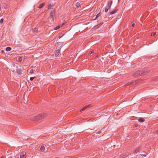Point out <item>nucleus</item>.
Here are the masks:
<instances>
[{
  "label": "nucleus",
  "instance_id": "1a4fd4ad",
  "mask_svg": "<svg viewBox=\"0 0 158 158\" xmlns=\"http://www.w3.org/2000/svg\"><path fill=\"white\" fill-rule=\"evenodd\" d=\"M112 3V1H110L109 2V3H108V7L109 8H110V9L111 8V5Z\"/></svg>",
  "mask_w": 158,
  "mask_h": 158
},
{
  "label": "nucleus",
  "instance_id": "f257e3e1",
  "mask_svg": "<svg viewBox=\"0 0 158 158\" xmlns=\"http://www.w3.org/2000/svg\"><path fill=\"white\" fill-rule=\"evenodd\" d=\"M47 116L46 114L44 113L37 115L36 116L32 117L31 119L32 120L38 121L40 119H42Z\"/></svg>",
  "mask_w": 158,
  "mask_h": 158
},
{
  "label": "nucleus",
  "instance_id": "7ed1b4c3",
  "mask_svg": "<svg viewBox=\"0 0 158 158\" xmlns=\"http://www.w3.org/2000/svg\"><path fill=\"white\" fill-rule=\"evenodd\" d=\"M47 149L45 148L44 146V145H42L41 146V147H40V151H41L43 152H46Z\"/></svg>",
  "mask_w": 158,
  "mask_h": 158
},
{
  "label": "nucleus",
  "instance_id": "2eb2a0df",
  "mask_svg": "<svg viewBox=\"0 0 158 158\" xmlns=\"http://www.w3.org/2000/svg\"><path fill=\"white\" fill-rule=\"evenodd\" d=\"M138 121L139 122L142 123L144 121V120L142 118H140L139 119Z\"/></svg>",
  "mask_w": 158,
  "mask_h": 158
},
{
  "label": "nucleus",
  "instance_id": "bb28decb",
  "mask_svg": "<svg viewBox=\"0 0 158 158\" xmlns=\"http://www.w3.org/2000/svg\"><path fill=\"white\" fill-rule=\"evenodd\" d=\"M50 16L51 17L52 20H53V21H54V17L53 15Z\"/></svg>",
  "mask_w": 158,
  "mask_h": 158
},
{
  "label": "nucleus",
  "instance_id": "f8f14e48",
  "mask_svg": "<svg viewBox=\"0 0 158 158\" xmlns=\"http://www.w3.org/2000/svg\"><path fill=\"white\" fill-rule=\"evenodd\" d=\"M55 12V10H53L52 11H51V13H50V16H52L53 15Z\"/></svg>",
  "mask_w": 158,
  "mask_h": 158
},
{
  "label": "nucleus",
  "instance_id": "c9c22d12",
  "mask_svg": "<svg viewBox=\"0 0 158 158\" xmlns=\"http://www.w3.org/2000/svg\"><path fill=\"white\" fill-rule=\"evenodd\" d=\"M157 80H158V77H157Z\"/></svg>",
  "mask_w": 158,
  "mask_h": 158
},
{
  "label": "nucleus",
  "instance_id": "9b49d317",
  "mask_svg": "<svg viewBox=\"0 0 158 158\" xmlns=\"http://www.w3.org/2000/svg\"><path fill=\"white\" fill-rule=\"evenodd\" d=\"M12 158V155L11 154H8V155L6 156L5 158Z\"/></svg>",
  "mask_w": 158,
  "mask_h": 158
},
{
  "label": "nucleus",
  "instance_id": "c85d7f7f",
  "mask_svg": "<svg viewBox=\"0 0 158 158\" xmlns=\"http://www.w3.org/2000/svg\"><path fill=\"white\" fill-rule=\"evenodd\" d=\"M155 132L156 134H158V130L156 131Z\"/></svg>",
  "mask_w": 158,
  "mask_h": 158
},
{
  "label": "nucleus",
  "instance_id": "ddd939ff",
  "mask_svg": "<svg viewBox=\"0 0 158 158\" xmlns=\"http://www.w3.org/2000/svg\"><path fill=\"white\" fill-rule=\"evenodd\" d=\"M100 13L98 14L95 17V19H94V20H96L99 16H100Z\"/></svg>",
  "mask_w": 158,
  "mask_h": 158
},
{
  "label": "nucleus",
  "instance_id": "9d476101",
  "mask_svg": "<svg viewBox=\"0 0 158 158\" xmlns=\"http://www.w3.org/2000/svg\"><path fill=\"white\" fill-rule=\"evenodd\" d=\"M60 51L59 50H57L56 51L55 53L56 56H57L60 54Z\"/></svg>",
  "mask_w": 158,
  "mask_h": 158
},
{
  "label": "nucleus",
  "instance_id": "cd10ccee",
  "mask_svg": "<svg viewBox=\"0 0 158 158\" xmlns=\"http://www.w3.org/2000/svg\"><path fill=\"white\" fill-rule=\"evenodd\" d=\"M156 34V32H153L152 33V35L154 36Z\"/></svg>",
  "mask_w": 158,
  "mask_h": 158
},
{
  "label": "nucleus",
  "instance_id": "20e7f679",
  "mask_svg": "<svg viewBox=\"0 0 158 158\" xmlns=\"http://www.w3.org/2000/svg\"><path fill=\"white\" fill-rule=\"evenodd\" d=\"M20 157L21 158H26V153L25 152H22L21 153Z\"/></svg>",
  "mask_w": 158,
  "mask_h": 158
},
{
  "label": "nucleus",
  "instance_id": "412c9836",
  "mask_svg": "<svg viewBox=\"0 0 158 158\" xmlns=\"http://www.w3.org/2000/svg\"><path fill=\"white\" fill-rule=\"evenodd\" d=\"M35 78V77H31L30 78V80L31 81H32Z\"/></svg>",
  "mask_w": 158,
  "mask_h": 158
},
{
  "label": "nucleus",
  "instance_id": "f03ea898",
  "mask_svg": "<svg viewBox=\"0 0 158 158\" xmlns=\"http://www.w3.org/2000/svg\"><path fill=\"white\" fill-rule=\"evenodd\" d=\"M148 72L146 69L144 70H141L139 72V74L140 76H142L146 74L147 73H148Z\"/></svg>",
  "mask_w": 158,
  "mask_h": 158
},
{
  "label": "nucleus",
  "instance_id": "6e6552de",
  "mask_svg": "<svg viewBox=\"0 0 158 158\" xmlns=\"http://www.w3.org/2000/svg\"><path fill=\"white\" fill-rule=\"evenodd\" d=\"M90 106V105H89L88 106H86L85 107H83L81 110H80V111H83L85 110L86 108L87 107H89Z\"/></svg>",
  "mask_w": 158,
  "mask_h": 158
},
{
  "label": "nucleus",
  "instance_id": "a878e982",
  "mask_svg": "<svg viewBox=\"0 0 158 158\" xmlns=\"http://www.w3.org/2000/svg\"><path fill=\"white\" fill-rule=\"evenodd\" d=\"M80 5V3L79 2H77L76 4V6H79Z\"/></svg>",
  "mask_w": 158,
  "mask_h": 158
},
{
  "label": "nucleus",
  "instance_id": "c756f323",
  "mask_svg": "<svg viewBox=\"0 0 158 158\" xmlns=\"http://www.w3.org/2000/svg\"><path fill=\"white\" fill-rule=\"evenodd\" d=\"M4 52V51L3 50H2L1 52V54H2Z\"/></svg>",
  "mask_w": 158,
  "mask_h": 158
},
{
  "label": "nucleus",
  "instance_id": "dca6fc26",
  "mask_svg": "<svg viewBox=\"0 0 158 158\" xmlns=\"http://www.w3.org/2000/svg\"><path fill=\"white\" fill-rule=\"evenodd\" d=\"M52 7V5L51 4H49L48 5V9H51Z\"/></svg>",
  "mask_w": 158,
  "mask_h": 158
},
{
  "label": "nucleus",
  "instance_id": "b1692460",
  "mask_svg": "<svg viewBox=\"0 0 158 158\" xmlns=\"http://www.w3.org/2000/svg\"><path fill=\"white\" fill-rule=\"evenodd\" d=\"M3 20H4L3 19H1L0 20V23H3Z\"/></svg>",
  "mask_w": 158,
  "mask_h": 158
},
{
  "label": "nucleus",
  "instance_id": "473e14b6",
  "mask_svg": "<svg viewBox=\"0 0 158 158\" xmlns=\"http://www.w3.org/2000/svg\"><path fill=\"white\" fill-rule=\"evenodd\" d=\"M101 132V131H99L98 132H97V134H100Z\"/></svg>",
  "mask_w": 158,
  "mask_h": 158
},
{
  "label": "nucleus",
  "instance_id": "2f4dec72",
  "mask_svg": "<svg viewBox=\"0 0 158 158\" xmlns=\"http://www.w3.org/2000/svg\"><path fill=\"white\" fill-rule=\"evenodd\" d=\"M95 16H93V18H92V19H93V20H93L94 19H95Z\"/></svg>",
  "mask_w": 158,
  "mask_h": 158
},
{
  "label": "nucleus",
  "instance_id": "4468645a",
  "mask_svg": "<svg viewBox=\"0 0 158 158\" xmlns=\"http://www.w3.org/2000/svg\"><path fill=\"white\" fill-rule=\"evenodd\" d=\"M11 48L10 47H7L6 48V51H9L11 50Z\"/></svg>",
  "mask_w": 158,
  "mask_h": 158
},
{
  "label": "nucleus",
  "instance_id": "4be33fe9",
  "mask_svg": "<svg viewBox=\"0 0 158 158\" xmlns=\"http://www.w3.org/2000/svg\"><path fill=\"white\" fill-rule=\"evenodd\" d=\"M60 27V26H58L57 27H56L55 28H54V30H56L58 29H59V28Z\"/></svg>",
  "mask_w": 158,
  "mask_h": 158
},
{
  "label": "nucleus",
  "instance_id": "f3484780",
  "mask_svg": "<svg viewBox=\"0 0 158 158\" xmlns=\"http://www.w3.org/2000/svg\"><path fill=\"white\" fill-rule=\"evenodd\" d=\"M44 5V3H42V4H41L40 6H39V8H42Z\"/></svg>",
  "mask_w": 158,
  "mask_h": 158
},
{
  "label": "nucleus",
  "instance_id": "a211bd4d",
  "mask_svg": "<svg viewBox=\"0 0 158 158\" xmlns=\"http://www.w3.org/2000/svg\"><path fill=\"white\" fill-rule=\"evenodd\" d=\"M110 9V8H108H108H106V9H105V12H107V11H108V10H109V9Z\"/></svg>",
  "mask_w": 158,
  "mask_h": 158
},
{
  "label": "nucleus",
  "instance_id": "72a5a7b5",
  "mask_svg": "<svg viewBox=\"0 0 158 158\" xmlns=\"http://www.w3.org/2000/svg\"><path fill=\"white\" fill-rule=\"evenodd\" d=\"M0 158H4V156H2Z\"/></svg>",
  "mask_w": 158,
  "mask_h": 158
},
{
  "label": "nucleus",
  "instance_id": "393cba45",
  "mask_svg": "<svg viewBox=\"0 0 158 158\" xmlns=\"http://www.w3.org/2000/svg\"><path fill=\"white\" fill-rule=\"evenodd\" d=\"M94 52V50H92V51H91L90 52V55H91Z\"/></svg>",
  "mask_w": 158,
  "mask_h": 158
},
{
  "label": "nucleus",
  "instance_id": "0eeeda50",
  "mask_svg": "<svg viewBox=\"0 0 158 158\" xmlns=\"http://www.w3.org/2000/svg\"><path fill=\"white\" fill-rule=\"evenodd\" d=\"M118 10V9H115L114 10H113V11H111L110 13V15H112L113 14H114V13H116L117 11Z\"/></svg>",
  "mask_w": 158,
  "mask_h": 158
},
{
  "label": "nucleus",
  "instance_id": "f704fd0d",
  "mask_svg": "<svg viewBox=\"0 0 158 158\" xmlns=\"http://www.w3.org/2000/svg\"><path fill=\"white\" fill-rule=\"evenodd\" d=\"M61 37H60V36H59V39H60Z\"/></svg>",
  "mask_w": 158,
  "mask_h": 158
},
{
  "label": "nucleus",
  "instance_id": "423d86ee",
  "mask_svg": "<svg viewBox=\"0 0 158 158\" xmlns=\"http://www.w3.org/2000/svg\"><path fill=\"white\" fill-rule=\"evenodd\" d=\"M103 22H101L99 24H97L96 26V28H98L99 27H101L102 25L103 24Z\"/></svg>",
  "mask_w": 158,
  "mask_h": 158
},
{
  "label": "nucleus",
  "instance_id": "aec40b11",
  "mask_svg": "<svg viewBox=\"0 0 158 158\" xmlns=\"http://www.w3.org/2000/svg\"><path fill=\"white\" fill-rule=\"evenodd\" d=\"M135 25V23L133 22H132L131 23V25L132 26V27H134V25Z\"/></svg>",
  "mask_w": 158,
  "mask_h": 158
},
{
  "label": "nucleus",
  "instance_id": "7c9ffc66",
  "mask_svg": "<svg viewBox=\"0 0 158 158\" xmlns=\"http://www.w3.org/2000/svg\"><path fill=\"white\" fill-rule=\"evenodd\" d=\"M36 31V29H34L33 31V32H35Z\"/></svg>",
  "mask_w": 158,
  "mask_h": 158
},
{
  "label": "nucleus",
  "instance_id": "6ab92c4d",
  "mask_svg": "<svg viewBox=\"0 0 158 158\" xmlns=\"http://www.w3.org/2000/svg\"><path fill=\"white\" fill-rule=\"evenodd\" d=\"M30 73H31V74H32L34 73V71H33V70L32 69L30 70Z\"/></svg>",
  "mask_w": 158,
  "mask_h": 158
},
{
  "label": "nucleus",
  "instance_id": "39448f33",
  "mask_svg": "<svg viewBox=\"0 0 158 158\" xmlns=\"http://www.w3.org/2000/svg\"><path fill=\"white\" fill-rule=\"evenodd\" d=\"M141 149V148L140 147H139L135 149L134 152H133V153L136 154L140 151Z\"/></svg>",
  "mask_w": 158,
  "mask_h": 158
},
{
  "label": "nucleus",
  "instance_id": "5701e85b",
  "mask_svg": "<svg viewBox=\"0 0 158 158\" xmlns=\"http://www.w3.org/2000/svg\"><path fill=\"white\" fill-rule=\"evenodd\" d=\"M19 60L20 61H22L23 60V59L22 60V57H19Z\"/></svg>",
  "mask_w": 158,
  "mask_h": 158
}]
</instances>
